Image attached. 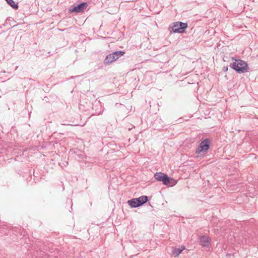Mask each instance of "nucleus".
Here are the masks:
<instances>
[{"label":"nucleus","mask_w":258,"mask_h":258,"mask_svg":"<svg viewBox=\"0 0 258 258\" xmlns=\"http://www.w3.org/2000/svg\"><path fill=\"white\" fill-rule=\"evenodd\" d=\"M163 183L168 186H173L177 183V181L167 175L165 178H164Z\"/></svg>","instance_id":"obj_6"},{"label":"nucleus","mask_w":258,"mask_h":258,"mask_svg":"<svg viewBox=\"0 0 258 258\" xmlns=\"http://www.w3.org/2000/svg\"><path fill=\"white\" fill-rule=\"evenodd\" d=\"M184 249V246H182L180 248H173L172 252L175 255V257H177Z\"/></svg>","instance_id":"obj_10"},{"label":"nucleus","mask_w":258,"mask_h":258,"mask_svg":"<svg viewBox=\"0 0 258 258\" xmlns=\"http://www.w3.org/2000/svg\"><path fill=\"white\" fill-rule=\"evenodd\" d=\"M137 198H134L128 200L127 203L132 208H136L141 206Z\"/></svg>","instance_id":"obj_8"},{"label":"nucleus","mask_w":258,"mask_h":258,"mask_svg":"<svg viewBox=\"0 0 258 258\" xmlns=\"http://www.w3.org/2000/svg\"><path fill=\"white\" fill-rule=\"evenodd\" d=\"M229 66L238 73H246L249 70L247 62L241 59H235V61L231 63Z\"/></svg>","instance_id":"obj_1"},{"label":"nucleus","mask_w":258,"mask_h":258,"mask_svg":"<svg viewBox=\"0 0 258 258\" xmlns=\"http://www.w3.org/2000/svg\"><path fill=\"white\" fill-rule=\"evenodd\" d=\"M11 19H12V20H13V17H9V18H8L6 19V23H7V24H8V23H10V22L12 21V20H11Z\"/></svg>","instance_id":"obj_13"},{"label":"nucleus","mask_w":258,"mask_h":258,"mask_svg":"<svg viewBox=\"0 0 258 258\" xmlns=\"http://www.w3.org/2000/svg\"><path fill=\"white\" fill-rule=\"evenodd\" d=\"M228 66H225V67H224L223 68V71L224 72H227V71H228Z\"/></svg>","instance_id":"obj_14"},{"label":"nucleus","mask_w":258,"mask_h":258,"mask_svg":"<svg viewBox=\"0 0 258 258\" xmlns=\"http://www.w3.org/2000/svg\"><path fill=\"white\" fill-rule=\"evenodd\" d=\"M167 174L162 172H157L154 174V177L158 181H163L164 178H165Z\"/></svg>","instance_id":"obj_9"},{"label":"nucleus","mask_w":258,"mask_h":258,"mask_svg":"<svg viewBox=\"0 0 258 258\" xmlns=\"http://www.w3.org/2000/svg\"><path fill=\"white\" fill-rule=\"evenodd\" d=\"M210 143V141L209 139H205L202 141L200 143V146L197 148L196 153H200L202 151H207L209 148Z\"/></svg>","instance_id":"obj_4"},{"label":"nucleus","mask_w":258,"mask_h":258,"mask_svg":"<svg viewBox=\"0 0 258 258\" xmlns=\"http://www.w3.org/2000/svg\"><path fill=\"white\" fill-rule=\"evenodd\" d=\"M137 199L141 206L148 201V197L146 196H142Z\"/></svg>","instance_id":"obj_11"},{"label":"nucleus","mask_w":258,"mask_h":258,"mask_svg":"<svg viewBox=\"0 0 258 258\" xmlns=\"http://www.w3.org/2000/svg\"><path fill=\"white\" fill-rule=\"evenodd\" d=\"M7 3L10 5L13 8L17 9L18 8L17 4H16L13 0H6Z\"/></svg>","instance_id":"obj_12"},{"label":"nucleus","mask_w":258,"mask_h":258,"mask_svg":"<svg viewBox=\"0 0 258 258\" xmlns=\"http://www.w3.org/2000/svg\"><path fill=\"white\" fill-rule=\"evenodd\" d=\"M125 53L123 51H116L107 55L104 60V64L109 65L118 59Z\"/></svg>","instance_id":"obj_3"},{"label":"nucleus","mask_w":258,"mask_h":258,"mask_svg":"<svg viewBox=\"0 0 258 258\" xmlns=\"http://www.w3.org/2000/svg\"><path fill=\"white\" fill-rule=\"evenodd\" d=\"M199 243L203 247H208L210 245V238L206 236H201Z\"/></svg>","instance_id":"obj_7"},{"label":"nucleus","mask_w":258,"mask_h":258,"mask_svg":"<svg viewBox=\"0 0 258 258\" xmlns=\"http://www.w3.org/2000/svg\"><path fill=\"white\" fill-rule=\"evenodd\" d=\"M187 24L179 21L173 22L169 26L168 29L170 33H183L187 28Z\"/></svg>","instance_id":"obj_2"},{"label":"nucleus","mask_w":258,"mask_h":258,"mask_svg":"<svg viewBox=\"0 0 258 258\" xmlns=\"http://www.w3.org/2000/svg\"><path fill=\"white\" fill-rule=\"evenodd\" d=\"M88 4L86 3H83L74 7L72 9H70L69 11L70 12L80 13L83 12L87 7Z\"/></svg>","instance_id":"obj_5"}]
</instances>
